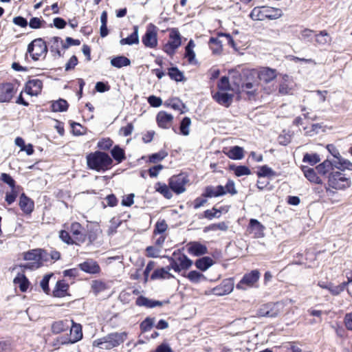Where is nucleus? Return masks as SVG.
<instances>
[{"mask_svg": "<svg viewBox=\"0 0 352 352\" xmlns=\"http://www.w3.org/2000/svg\"><path fill=\"white\" fill-rule=\"evenodd\" d=\"M233 84L242 91L245 92L249 98L254 97L256 94L258 82L254 80V76L249 71L243 72L240 74L238 72H233L232 76Z\"/></svg>", "mask_w": 352, "mask_h": 352, "instance_id": "1", "label": "nucleus"}, {"mask_svg": "<svg viewBox=\"0 0 352 352\" xmlns=\"http://www.w3.org/2000/svg\"><path fill=\"white\" fill-rule=\"evenodd\" d=\"M86 160L87 168L97 172L109 170L113 164V160L109 155L100 151L89 153L86 156Z\"/></svg>", "mask_w": 352, "mask_h": 352, "instance_id": "2", "label": "nucleus"}, {"mask_svg": "<svg viewBox=\"0 0 352 352\" xmlns=\"http://www.w3.org/2000/svg\"><path fill=\"white\" fill-rule=\"evenodd\" d=\"M128 333L123 332H113L94 341L93 345L102 349H111L122 344L127 339Z\"/></svg>", "mask_w": 352, "mask_h": 352, "instance_id": "3", "label": "nucleus"}, {"mask_svg": "<svg viewBox=\"0 0 352 352\" xmlns=\"http://www.w3.org/2000/svg\"><path fill=\"white\" fill-rule=\"evenodd\" d=\"M23 259L31 261L23 265V269L35 270L43 265V261L48 260V252L43 249H34L24 253Z\"/></svg>", "mask_w": 352, "mask_h": 352, "instance_id": "4", "label": "nucleus"}, {"mask_svg": "<svg viewBox=\"0 0 352 352\" xmlns=\"http://www.w3.org/2000/svg\"><path fill=\"white\" fill-rule=\"evenodd\" d=\"M48 52L46 42L42 38H37L31 41L27 48V53L30 55L34 61L38 60L41 57H45Z\"/></svg>", "mask_w": 352, "mask_h": 352, "instance_id": "5", "label": "nucleus"}, {"mask_svg": "<svg viewBox=\"0 0 352 352\" xmlns=\"http://www.w3.org/2000/svg\"><path fill=\"white\" fill-rule=\"evenodd\" d=\"M341 171H331L328 176L329 186L336 190H344L351 186L350 178Z\"/></svg>", "mask_w": 352, "mask_h": 352, "instance_id": "6", "label": "nucleus"}, {"mask_svg": "<svg viewBox=\"0 0 352 352\" xmlns=\"http://www.w3.org/2000/svg\"><path fill=\"white\" fill-rule=\"evenodd\" d=\"M328 151L335 158L331 160L334 167L340 170H352V163L342 157L339 151L333 144H328L327 146Z\"/></svg>", "mask_w": 352, "mask_h": 352, "instance_id": "7", "label": "nucleus"}, {"mask_svg": "<svg viewBox=\"0 0 352 352\" xmlns=\"http://www.w3.org/2000/svg\"><path fill=\"white\" fill-rule=\"evenodd\" d=\"M169 36L170 40L164 45L163 50L168 55L173 56L182 44L181 35L177 28H172Z\"/></svg>", "mask_w": 352, "mask_h": 352, "instance_id": "8", "label": "nucleus"}, {"mask_svg": "<svg viewBox=\"0 0 352 352\" xmlns=\"http://www.w3.org/2000/svg\"><path fill=\"white\" fill-rule=\"evenodd\" d=\"M142 42L146 47L155 48L157 46V30L153 24H149L144 34L142 37Z\"/></svg>", "mask_w": 352, "mask_h": 352, "instance_id": "9", "label": "nucleus"}, {"mask_svg": "<svg viewBox=\"0 0 352 352\" xmlns=\"http://www.w3.org/2000/svg\"><path fill=\"white\" fill-rule=\"evenodd\" d=\"M260 272L257 270H252L249 273L243 275L241 280L236 284L237 289L246 290L248 288L252 287L258 281Z\"/></svg>", "mask_w": 352, "mask_h": 352, "instance_id": "10", "label": "nucleus"}, {"mask_svg": "<svg viewBox=\"0 0 352 352\" xmlns=\"http://www.w3.org/2000/svg\"><path fill=\"white\" fill-rule=\"evenodd\" d=\"M189 182L188 177L184 174L174 175L169 179L168 186L170 190L177 195L185 192L186 184Z\"/></svg>", "mask_w": 352, "mask_h": 352, "instance_id": "11", "label": "nucleus"}, {"mask_svg": "<svg viewBox=\"0 0 352 352\" xmlns=\"http://www.w3.org/2000/svg\"><path fill=\"white\" fill-rule=\"evenodd\" d=\"M72 326L70 328L69 337H61L60 343L62 344H74L82 338V327L79 324H76L72 320Z\"/></svg>", "mask_w": 352, "mask_h": 352, "instance_id": "12", "label": "nucleus"}, {"mask_svg": "<svg viewBox=\"0 0 352 352\" xmlns=\"http://www.w3.org/2000/svg\"><path fill=\"white\" fill-rule=\"evenodd\" d=\"M234 289L233 278L224 279L221 283L212 289V294L221 296L227 295L232 292Z\"/></svg>", "mask_w": 352, "mask_h": 352, "instance_id": "13", "label": "nucleus"}, {"mask_svg": "<svg viewBox=\"0 0 352 352\" xmlns=\"http://www.w3.org/2000/svg\"><path fill=\"white\" fill-rule=\"evenodd\" d=\"M14 94V85L10 82L0 84V103L9 102Z\"/></svg>", "mask_w": 352, "mask_h": 352, "instance_id": "14", "label": "nucleus"}, {"mask_svg": "<svg viewBox=\"0 0 352 352\" xmlns=\"http://www.w3.org/2000/svg\"><path fill=\"white\" fill-rule=\"evenodd\" d=\"M43 82L38 78L29 80L25 87V90L27 94L34 96H38L42 90Z\"/></svg>", "mask_w": 352, "mask_h": 352, "instance_id": "15", "label": "nucleus"}, {"mask_svg": "<svg viewBox=\"0 0 352 352\" xmlns=\"http://www.w3.org/2000/svg\"><path fill=\"white\" fill-rule=\"evenodd\" d=\"M19 206L24 214H30L34 210V202L23 192L19 197Z\"/></svg>", "mask_w": 352, "mask_h": 352, "instance_id": "16", "label": "nucleus"}, {"mask_svg": "<svg viewBox=\"0 0 352 352\" xmlns=\"http://www.w3.org/2000/svg\"><path fill=\"white\" fill-rule=\"evenodd\" d=\"M265 226L257 219H251L248 226V230L250 234H253L255 238L264 236Z\"/></svg>", "mask_w": 352, "mask_h": 352, "instance_id": "17", "label": "nucleus"}, {"mask_svg": "<svg viewBox=\"0 0 352 352\" xmlns=\"http://www.w3.org/2000/svg\"><path fill=\"white\" fill-rule=\"evenodd\" d=\"M187 246L188 252L195 256L204 255L208 252L207 247L198 241L190 242Z\"/></svg>", "mask_w": 352, "mask_h": 352, "instance_id": "18", "label": "nucleus"}, {"mask_svg": "<svg viewBox=\"0 0 352 352\" xmlns=\"http://www.w3.org/2000/svg\"><path fill=\"white\" fill-rule=\"evenodd\" d=\"M79 268L88 274H96L100 272V267L98 263L93 259H88L79 264Z\"/></svg>", "mask_w": 352, "mask_h": 352, "instance_id": "19", "label": "nucleus"}, {"mask_svg": "<svg viewBox=\"0 0 352 352\" xmlns=\"http://www.w3.org/2000/svg\"><path fill=\"white\" fill-rule=\"evenodd\" d=\"M226 195L223 186H208L205 188L202 197L206 198L218 197Z\"/></svg>", "mask_w": 352, "mask_h": 352, "instance_id": "20", "label": "nucleus"}, {"mask_svg": "<svg viewBox=\"0 0 352 352\" xmlns=\"http://www.w3.org/2000/svg\"><path fill=\"white\" fill-rule=\"evenodd\" d=\"M164 302L149 299L144 296H140L136 298L135 305L138 307H145L146 308H153L155 307H161L164 305Z\"/></svg>", "mask_w": 352, "mask_h": 352, "instance_id": "21", "label": "nucleus"}, {"mask_svg": "<svg viewBox=\"0 0 352 352\" xmlns=\"http://www.w3.org/2000/svg\"><path fill=\"white\" fill-rule=\"evenodd\" d=\"M173 120V116L166 111H160L156 116V121L158 126L163 129H168Z\"/></svg>", "mask_w": 352, "mask_h": 352, "instance_id": "22", "label": "nucleus"}, {"mask_svg": "<svg viewBox=\"0 0 352 352\" xmlns=\"http://www.w3.org/2000/svg\"><path fill=\"white\" fill-rule=\"evenodd\" d=\"M83 227L78 222H74L71 224L69 231L72 234L74 239L80 243L85 241L86 235L82 233Z\"/></svg>", "mask_w": 352, "mask_h": 352, "instance_id": "23", "label": "nucleus"}, {"mask_svg": "<svg viewBox=\"0 0 352 352\" xmlns=\"http://www.w3.org/2000/svg\"><path fill=\"white\" fill-rule=\"evenodd\" d=\"M69 285L64 280H58L52 292L56 298H63L68 295Z\"/></svg>", "mask_w": 352, "mask_h": 352, "instance_id": "24", "label": "nucleus"}, {"mask_svg": "<svg viewBox=\"0 0 352 352\" xmlns=\"http://www.w3.org/2000/svg\"><path fill=\"white\" fill-rule=\"evenodd\" d=\"M305 177L310 182L316 184H322V180L317 175L313 168L302 166L301 168Z\"/></svg>", "mask_w": 352, "mask_h": 352, "instance_id": "25", "label": "nucleus"}, {"mask_svg": "<svg viewBox=\"0 0 352 352\" xmlns=\"http://www.w3.org/2000/svg\"><path fill=\"white\" fill-rule=\"evenodd\" d=\"M62 43H64L61 38L58 36H54L50 39V50L53 56L58 57H62L63 54L60 50Z\"/></svg>", "mask_w": 352, "mask_h": 352, "instance_id": "26", "label": "nucleus"}, {"mask_svg": "<svg viewBox=\"0 0 352 352\" xmlns=\"http://www.w3.org/2000/svg\"><path fill=\"white\" fill-rule=\"evenodd\" d=\"M173 278H174V276L169 272L166 267L155 269L151 276V280L170 279Z\"/></svg>", "mask_w": 352, "mask_h": 352, "instance_id": "27", "label": "nucleus"}, {"mask_svg": "<svg viewBox=\"0 0 352 352\" xmlns=\"http://www.w3.org/2000/svg\"><path fill=\"white\" fill-rule=\"evenodd\" d=\"M139 28L138 25L133 26V32L129 35L126 38L120 40V43L123 45H132L133 44L139 43V36H138Z\"/></svg>", "mask_w": 352, "mask_h": 352, "instance_id": "28", "label": "nucleus"}, {"mask_svg": "<svg viewBox=\"0 0 352 352\" xmlns=\"http://www.w3.org/2000/svg\"><path fill=\"white\" fill-rule=\"evenodd\" d=\"M334 165L332 163L331 160H330L329 158L325 160L322 163L319 164L316 167V171L318 174L324 176L326 175L330 171H333L334 168Z\"/></svg>", "mask_w": 352, "mask_h": 352, "instance_id": "29", "label": "nucleus"}, {"mask_svg": "<svg viewBox=\"0 0 352 352\" xmlns=\"http://www.w3.org/2000/svg\"><path fill=\"white\" fill-rule=\"evenodd\" d=\"M271 305H264L257 310L256 316L258 317L276 318L278 316L277 311L270 307Z\"/></svg>", "mask_w": 352, "mask_h": 352, "instance_id": "30", "label": "nucleus"}, {"mask_svg": "<svg viewBox=\"0 0 352 352\" xmlns=\"http://www.w3.org/2000/svg\"><path fill=\"white\" fill-rule=\"evenodd\" d=\"M213 98L219 104L228 107L232 100L233 95L226 92L219 91L214 94Z\"/></svg>", "mask_w": 352, "mask_h": 352, "instance_id": "31", "label": "nucleus"}, {"mask_svg": "<svg viewBox=\"0 0 352 352\" xmlns=\"http://www.w3.org/2000/svg\"><path fill=\"white\" fill-rule=\"evenodd\" d=\"M195 44L192 39H190L185 47L184 57L188 59V61L190 64H196L197 60H195V53L193 50Z\"/></svg>", "mask_w": 352, "mask_h": 352, "instance_id": "32", "label": "nucleus"}, {"mask_svg": "<svg viewBox=\"0 0 352 352\" xmlns=\"http://www.w3.org/2000/svg\"><path fill=\"white\" fill-rule=\"evenodd\" d=\"M214 264V261L210 256H203L197 259L195 265L201 271H206Z\"/></svg>", "mask_w": 352, "mask_h": 352, "instance_id": "33", "label": "nucleus"}, {"mask_svg": "<svg viewBox=\"0 0 352 352\" xmlns=\"http://www.w3.org/2000/svg\"><path fill=\"white\" fill-rule=\"evenodd\" d=\"M267 12L264 10V6L255 7L251 11L250 17L254 21H263L266 19V16H269Z\"/></svg>", "mask_w": 352, "mask_h": 352, "instance_id": "34", "label": "nucleus"}, {"mask_svg": "<svg viewBox=\"0 0 352 352\" xmlns=\"http://www.w3.org/2000/svg\"><path fill=\"white\" fill-rule=\"evenodd\" d=\"M112 160H115L118 164L121 163L126 159L125 151L119 145H115L111 150Z\"/></svg>", "mask_w": 352, "mask_h": 352, "instance_id": "35", "label": "nucleus"}, {"mask_svg": "<svg viewBox=\"0 0 352 352\" xmlns=\"http://www.w3.org/2000/svg\"><path fill=\"white\" fill-rule=\"evenodd\" d=\"M227 155L231 160H240L244 157V150L241 146H234L230 148Z\"/></svg>", "mask_w": 352, "mask_h": 352, "instance_id": "36", "label": "nucleus"}, {"mask_svg": "<svg viewBox=\"0 0 352 352\" xmlns=\"http://www.w3.org/2000/svg\"><path fill=\"white\" fill-rule=\"evenodd\" d=\"M111 65L116 68H122L131 65L129 58L124 56H117L111 58Z\"/></svg>", "mask_w": 352, "mask_h": 352, "instance_id": "37", "label": "nucleus"}, {"mask_svg": "<svg viewBox=\"0 0 352 352\" xmlns=\"http://www.w3.org/2000/svg\"><path fill=\"white\" fill-rule=\"evenodd\" d=\"M69 107V104L67 100L60 98L57 100L52 102L51 110L53 112H63L66 111Z\"/></svg>", "mask_w": 352, "mask_h": 352, "instance_id": "38", "label": "nucleus"}, {"mask_svg": "<svg viewBox=\"0 0 352 352\" xmlns=\"http://www.w3.org/2000/svg\"><path fill=\"white\" fill-rule=\"evenodd\" d=\"M276 72L275 70L266 67L261 70L258 74V77L261 80L268 83L273 80L276 78Z\"/></svg>", "mask_w": 352, "mask_h": 352, "instance_id": "39", "label": "nucleus"}, {"mask_svg": "<svg viewBox=\"0 0 352 352\" xmlns=\"http://www.w3.org/2000/svg\"><path fill=\"white\" fill-rule=\"evenodd\" d=\"M14 284H18L20 291L25 292L30 285V281L28 278L24 275L19 274L13 280Z\"/></svg>", "mask_w": 352, "mask_h": 352, "instance_id": "40", "label": "nucleus"}, {"mask_svg": "<svg viewBox=\"0 0 352 352\" xmlns=\"http://www.w3.org/2000/svg\"><path fill=\"white\" fill-rule=\"evenodd\" d=\"M69 329V322L67 320H59L54 322L52 325V331L54 333L58 334Z\"/></svg>", "mask_w": 352, "mask_h": 352, "instance_id": "41", "label": "nucleus"}, {"mask_svg": "<svg viewBox=\"0 0 352 352\" xmlns=\"http://www.w3.org/2000/svg\"><path fill=\"white\" fill-rule=\"evenodd\" d=\"M258 177H274L277 176V173L267 165L261 166L258 168L257 172Z\"/></svg>", "mask_w": 352, "mask_h": 352, "instance_id": "42", "label": "nucleus"}, {"mask_svg": "<svg viewBox=\"0 0 352 352\" xmlns=\"http://www.w3.org/2000/svg\"><path fill=\"white\" fill-rule=\"evenodd\" d=\"M168 75L170 79L176 82H182L184 80V75L177 67H172L168 69Z\"/></svg>", "mask_w": 352, "mask_h": 352, "instance_id": "43", "label": "nucleus"}, {"mask_svg": "<svg viewBox=\"0 0 352 352\" xmlns=\"http://www.w3.org/2000/svg\"><path fill=\"white\" fill-rule=\"evenodd\" d=\"M230 169L234 171L236 177L249 175L251 174L250 169L248 166L243 165L235 166L232 164L230 165Z\"/></svg>", "mask_w": 352, "mask_h": 352, "instance_id": "44", "label": "nucleus"}, {"mask_svg": "<svg viewBox=\"0 0 352 352\" xmlns=\"http://www.w3.org/2000/svg\"><path fill=\"white\" fill-rule=\"evenodd\" d=\"M168 187L166 184L157 182L155 184V190L157 192L162 194L165 198L170 199L173 197V194Z\"/></svg>", "mask_w": 352, "mask_h": 352, "instance_id": "45", "label": "nucleus"}, {"mask_svg": "<svg viewBox=\"0 0 352 352\" xmlns=\"http://www.w3.org/2000/svg\"><path fill=\"white\" fill-rule=\"evenodd\" d=\"M186 277L192 283H199L202 280H206V276L203 274L196 270L189 272Z\"/></svg>", "mask_w": 352, "mask_h": 352, "instance_id": "46", "label": "nucleus"}, {"mask_svg": "<svg viewBox=\"0 0 352 352\" xmlns=\"http://www.w3.org/2000/svg\"><path fill=\"white\" fill-rule=\"evenodd\" d=\"M316 42L320 45H324L330 43L331 37L326 30L320 31L319 34H315Z\"/></svg>", "mask_w": 352, "mask_h": 352, "instance_id": "47", "label": "nucleus"}, {"mask_svg": "<svg viewBox=\"0 0 352 352\" xmlns=\"http://www.w3.org/2000/svg\"><path fill=\"white\" fill-rule=\"evenodd\" d=\"M320 157L317 153H306L303 155L302 162L308 163L311 166H314L317 163L320 162Z\"/></svg>", "mask_w": 352, "mask_h": 352, "instance_id": "48", "label": "nucleus"}, {"mask_svg": "<svg viewBox=\"0 0 352 352\" xmlns=\"http://www.w3.org/2000/svg\"><path fill=\"white\" fill-rule=\"evenodd\" d=\"M346 289V283H340L338 285H334L331 282L329 284L328 291L333 296H338Z\"/></svg>", "mask_w": 352, "mask_h": 352, "instance_id": "49", "label": "nucleus"}, {"mask_svg": "<svg viewBox=\"0 0 352 352\" xmlns=\"http://www.w3.org/2000/svg\"><path fill=\"white\" fill-rule=\"evenodd\" d=\"M191 124V120L189 117H184L180 122L179 130L180 133L183 135L189 134V127Z\"/></svg>", "mask_w": 352, "mask_h": 352, "instance_id": "50", "label": "nucleus"}, {"mask_svg": "<svg viewBox=\"0 0 352 352\" xmlns=\"http://www.w3.org/2000/svg\"><path fill=\"white\" fill-rule=\"evenodd\" d=\"M177 261L179 262L180 268L182 270H188L192 265V261L190 259L186 254H182L177 258Z\"/></svg>", "mask_w": 352, "mask_h": 352, "instance_id": "51", "label": "nucleus"}, {"mask_svg": "<svg viewBox=\"0 0 352 352\" xmlns=\"http://www.w3.org/2000/svg\"><path fill=\"white\" fill-rule=\"evenodd\" d=\"M228 227L227 224L222 221L219 222L218 223H212L210 224L204 228V232H207L209 231H217V230H221V231H226L228 230Z\"/></svg>", "mask_w": 352, "mask_h": 352, "instance_id": "52", "label": "nucleus"}, {"mask_svg": "<svg viewBox=\"0 0 352 352\" xmlns=\"http://www.w3.org/2000/svg\"><path fill=\"white\" fill-rule=\"evenodd\" d=\"M264 10L267 12V15L269 16H266V19H276L282 16V11L278 8H274L270 7L264 6Z\"/></svg>", "mask_w": 352, "mask_h": 352, "instance_id": "53", "label": "nucleus"}, {"mask_svg": "<svg viewBox=\"0 0 352 352\" xmlns=\"http://www.w3.org/2000/svg\"><path fill=\"white\" fill-rule=\"evenodd\" d=\"M221 214V211L220 210H218L216 208H212L210 210H205L202 214V217L212 220L213 218H219Z\"/></svg>", "mask_w": 352, "mask_h": 352, "instance_id": "54", "label": "nucleus"}, {"mask_svg": "<svg viewBox=\"0 0 352 352\" xmlns=\"http://www.w3.org/2000/svg\"><path fill=\"white\" fill-rule=\"evenodd\" d=\"M154 318L147 317L140 323V329L142 332L149 331L154 324Z\"/></svg>", "mask_w": 352, "mask_h": 352, "instance_id": "55", "label": "nucleus"}, {"mask_svg": "<svg viewBox=\"0 0 352 352\" xmlns=\"http://www.w3.org/2000/svg\"><path fill=\"white\" fill-rule=\"evenodd\" d=\"M113 142L109 138H102L98 141L97 147L103 151L109 150L113 146Z\"/></svg>", "mask_w": 352, "mask_h": 352, "instance_id": "56", "label": "nucleus"}, {"mask_svg": "<svg viewBox=\"0 0 352 352\" xmlns=\"http://www.w3.org/2000/svg\"><path fill=\"white\" fill-rule=\"evenodd\" d=\"M168 153L164 151H160L158 153H155L149 155L148 162L150 163H156L164 160Z\"/></svg>", "mask_w": 352, "mask_h": 352, "instance_id": "57", "label": "nucleus"}, {"mask_svg": "<svg viewBox=\"0 0 352 352\" xmlns=\"http://www.w3.org/2000/svg\"><path fill=\"white\" fill-rule=\"evenodd\" d=\"M91 289L96 294H98V293L105 290L107 289V286L104 282L99 280H95L92 282Z\"/></svg>", "mask_w": 352, "mask_h": 352, "instance_id": "58", "label": "nucleus"}, {"mask_svg": "<svg viewBox=\"0 0 352 352\" xmlns=\"http://www.w3.org/2000/svg\"><path fill=\"white\" fill-rule=\"evenodd\" d=\"M165 105L167 107H170L174 110H181L182 107H184V104L182 103V102L177 98H172L169 100L168 101L165 102Z\"/></svg>", "mask_w": 352, "mask_h": 352, "instance_id": "59", "label": "nucleus"}, {"mask_svg": "<svg viewBox=\"0 0 352 352\" xmlns=\"http://www.w3.org/2000/svg\"><path fill=\"white\" fill-rule=\"evenodd\" d=\"M18 196V191L16 188H11L10 192L6 193L5 201L8 205L12 204Z\"/></svg>", "mask_w": 352, "mask_h": 352, "instance_id": "60", "label": "nucleus"}, {"mask_svg": "<svg viewBox=\"0 0 352 352\" xmlns=\"http://www.w3.org/2000/svg\"><path fill=\"white\" fill-rule=\"evenodd\" d=\"M168 228L167 223L164 219L159 220L155 226L154 234H160L164 233Z\"/></svg>", "mask_w": 352, "mask_h": 352, "instance_id": "61", "label": "nucleus"}, {"mask_svg": "<svg viewBox=\"0 0 352 352\" xmlns=\"http://www.w3.org/2000/svg\"><path fill=\"white\" fill-rule=\"evenodd\" d=\"M44 23L45 21L43 19L34 16L30 19L28 25L32 29H39L43 27Z\"/></svg>", "mask_w": 352, "mask_h": 352, "instance_id": "62", "label": "nucleus"}, {"mask_svg": "<svg viewBox=\"0 0 352 352\" xmlns=\"http://www.w3.org/2000/svg\"><path fill=\"white\" fill-rule=\"evenodd\" d=\"M52 276V274H45L40 282L41 287L42 288L43 291L47 294H48L50 291L49 287V281Z\"/></svg>", "mask_w": 352, "mask_h": 352, "instance_id": "63", "label": "nucleus"}, {"mask_svg": "<svg viewBox=\"0 0 352 352\" xmlns=\"http://www.w3.org/2000/svg\"><path fill=\"white\" fill-rule=\"evenodd\" d=\"M223 187L226 194L228 193L231 195H235L237 194V190L235 188V183L232 179H228L226 184Z\"/></svg>", "mask_w": 352, "mask_h": 352, "instance_id": "64", "label": "nucleus"}]
</instances>
